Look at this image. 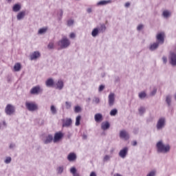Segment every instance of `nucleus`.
<instances>
[{
	"mask_svg": "<svg viewBox=\"0 0 176 176\" xmlns=\"http://www.w3.org/2000/svg\"><path fill=\"white\" fill-rule=\"evenodd\" d=\"M94 102L96 104H99L100 103V98H95L94 100Z\"/></svg>",
	"mask_w": 176,
	"mask_h": 176,
	"instance_id": "obj_45",
	"label": "nucleus"
},
{
	"mask_svg": "<svg viewBox=\"0 0 176 176\" xmlns=\"http://www.w3.org/2000/svg\"><path fill=\"white\" fill-rule=\"evenodd\" d=\"M129 6H130V3L129 2H126L125 3V8H129Z\"/></svg>",
	"mask_w": 176,
	"mask_h": 176,
	"instance_id": "obj_51",
	"label": "nucleus"
},
{
	"mask_svg": "<svg viewBox=\"0 0 176 176\" xmlns=\"http://www.w3.org/2000/svg\"><path fill=\"white\" fill-rule=\"evenodd\" d=\"M82 117L80 116H78L76 118V126H79L80 124V119Z\"/></svg>",
	"mask_w": 176,
	"mask_h": 176,
	"instance_id": "obj_28",
	"label": "nucleus"
},
{
	"mask_svg": "<svg viewBox=\"0 0 176 176\" xmlns=\"http://www.w3.org/2000/svg\"><path fill=\"white\" fill-rule=\"evenodd\" d=\"M162 60H163V62L164 63V64H166V63H167V57L164 56V57L162 58Z\"/></svg>",
	"mask_w": 176,
	"mask_h": 176,
	"instance_id": "obj_49",
	"label": "nucleus"
},
{
	"mask_svg": "<svg viewBox=\"0 0 176 176\" xmlns=\"http://www.w3.org/2000/svg\"><path fill=\"white\" fill-rule=\"evenodd\" d=\"M10 148H12V145L10 146Z\"/></svg>",
	"mask_w": 176,
	"mask_h": 176,
	"instance_id": "obj_57",
	"label": "nucleus"
},
{
	"mask_svg": "<svg viewBox=\"0 0 176 176\" xmlns=\"http://www.w3.org/2000/svg\"><path fill=\"white\" fill-rule=\"evenodd\" d=\"M46 31H47V28H41L38 30V34H45V32H46Z\"/></svg>",
	"mask_w": 176,
	"mask_h": 176,
	"instance_id": "obj_30",
	"label": "nucleus"
},
{
	"mask_svg": "<svg viewBox=\"0 0 176 176\" xmlns=\"http://www.w3.org/2000/svg\"><path fill=\"white\" fill-rule=\"evenodd\" d=\"M42 91H43V89L41 88V86L36 85L30 89V94L38 96V94H41Z\"/></svg>",
	"mask_w": 176,
	"mask_h": 176,
	"instance_id": "obj_6",
	"label": "nucleus"
},
{
	"mask_svg": "<svg viewBox=\"0 0 176 176\" xmlns=\"http://www.w3.org/2000/svg\"><path fill=\"white\" fill-rule=\"evenodd\" d=\"M80 111H81L80 107L76 106L75 107L74 111L76 112V113L80 112Z\"/></svg>",
	"mask_w": 176,
	"mask_h": 176,
	"instance_id": "obj_36",
	"label": "nucleus"
},
{
	"mask_svg": "<svg viewBox=\"0 0 176 176\" xmlns=\"http://www.w3.org/2000/svg\"><path fill=\"white\" fill-rule=\"evenodd\" d=\"M14 69L15 72H19V71H20V69H21V64H20V63H15V65L14 66Z\"/></svg>",
	"mask_w": 176,
	"mask_h": 176,
	"instance_id": "obj_21",
	"label": "nucleus"
},
{
	"mask_svg": "<svg viewBox=\"0 0 176 176\" xmlns=\"http://www.w3.org/2000/svg\"><path fill=\"white\" fill-rule=\"evenodd\" d=\"M144 112H145V107H141L140 108H139V113H140V115H142Z\"/></svg>",
	"mask_w": 176,
	"mask_h": 176,
	"instance_id": "obj_35",
	"label": "nucleus"
},
{
	"mask_svg": "<svg viewBox=\"0 0 176 176\" xmlns=\"http://www.w3.org/2000/svg\"><path fill=\"white\" fill-rule=\"evenodd\" d=\"M20 9H21V6H20V4H15L12 8L13 12H19Z\"/></svg>",
	"mask_w": 176,
	"mask_h": 176,
	"instance_id": "obj_24",
	"label": "nucleus"
},
{
	"mask_svg": "<svg viewBox=\"0 0 176 176\" xmlns=\"http://www.w3.org/2000/svg\"><path fill=\"white\" fill-rule=\"evenodd\" d=\"M132 145H133V146H135V145H137V141H133V142H132Z\"/></svg>",
	"mask_w": 176,
	"mask_h": 176,
	"instance_id": "obj_50",
	"label": "nucleus"
},
{
	"mask_svg": "<svg viewBox=\"0 0 176 176\" xmlns=\"http://www.w3.org/2000/svg\"><path fill=\"white\" fill-rule=\"evenodd\" d=\"M145 97H146V93H145V91H142V92L139 93V98L142 100V99L145 98Z\"/></svg>",
	"mask_w": 176,
	"mask_h": 176,
	"instance_id": "obj_27",
	"label": "nucleus"
},
{
	"mask_svg": "<svg viewBox=\"0 0 176 176\" xmlns=\"http://www.w3.org/2000/svg\"><path fill=\"white\" fill-rule=\"evenodd\" d=\"M65 105H66V109H69L71 108V102H65Z\"/></svg>",
	"mask_w": 176,
	"mask_h": 176,
	"instance_id": "obj_40",
	"label": "nucleus"
},
{
	"mask_svg": "<svg viewBox=\"0 0 176 176\" xmlns=\"http://www.w3.org/2000/svg\"><path fill=\"white\" fill-rule=\"evenodd\" d=\"M58 45L60 46L61 49H66V47H68V46L71 45V41H69V40L67 37L64 36L58 43Z\"/></svg>",
	"mask_w": 176,
	"mask_h": 176,
	"instance_id": "obj_4",
	"label": "nucleus"
},
{
	"mask_svg": "<svg viewBox=\"0 0 176 176\" xmlns=\"http://www.w3.org/2000/svg\"><path fill=\"white\" fill-rule=\"evenodd\" d=\"M150 50H155V43L152 44L150 46Z\"/></svg>",
	"mask_w": 176,
	"mask_h": 176,
	"instance_id": "obj_48",
	"label": "nucleus"
},
{
	"mask_svg": "<svg viewBox=\"0 0 176 176\" xmlns=\"http://www.w3.org/2000/svg\"><path fill=\"white\" fill-rule=\"evenodd\" d=\"M109 1H99L97 5L98 6H104V5H108V3H109Z\"/></svg>",
	"mask_w": 176,
	"mask_h": 176,
	"instance_id": "obj_26",
	"label": "nucleus"
},
{
	"mask_svg": "<svg viewBox=\"0 0 176 176\" xmlns=\"http://www.w3.org/2000/svg\"><path fill=\"white\" fill-rule=\"evenodd\" d=\"M120 137L126 140H129V138H130L129 133L125 130L120 131Z\"/></svg>",
	"mask_w": 176,
	"mask_h": 176,
	"instance_id": "obj_11",
	"label": "nucleus"
},
{
	"mask_svg": "<svg viewBox=\"0 0 176 176\" xmlns=\"http://www.w3.org/2000/svg\"><path fill=\"white\" fill-rule=\"evenodd\" d=\"M146 176H155V171H151Z\"/></svg>",
	"mask_w": 176,
	"mask_h": 176,
	"instance_id": "obj_47",
	"label": "nucleus"
},
{
	"mask_svg": "<svg viewBox=\"0 0 176 176\" xmlns=\"http://www.w3.org/2000/svg\"><path fill=\"white\" fill-rule=\"evenodd\" d=\"M51 111L53 115H56L57 113V110L56 109V107H54V105L51 106Z\"/></svg>",
	"mask_w": 176,
	"mask_h": 176,
	"instance_id": "obj_32",
	"label": "nucleus"
},
{
	"mask_svg": "<svg viewBox=\"0 0 176 176\" xmlns=\"http://www.w3.org/2000/svg\"><path fill=\"white\" fill-rule=\"evenodd\" d=\"M48 49H53L54 47V43H50L47 45Z\"/></svg>",
	"mask_w": 176,
	"mask_h": 176,
	"instance_id": "obj_38",
	"label": "nucleus"
},
{
	"mask_svg": "<svg viewBox=\"0 0 176 176\" xmlns=\"http://www.w3.org/2000/svg\"><path fill=\"white\" fill-rule=\"evenodd\" d=\"M39 57H41V53H39L38 51H36L30 55V60L32 61V60H36V58H39Z\"/></svg>",
	"mask_w": 176,
	"mask_h": 176,
	"instance_id": "obj_12",
	"label": "nucleus"
},
{
	"mask_svg": "<svg viewBox=\"0 0 176 176\" xmlns=\"http://www.w3.org/2000/svg\"><path fill=\"white\" fill-rule=\"evenodd\" d=\"M53 141V135H49L47 138L46 140L44 142V144H50Z\"/></svg>",
	"mask_w": 176,
	"mask_h": 176,
	"instance_id": "obj_22",
	"label": "nucleus"
},
{
	"mask_svg": "<svg viewBox=\"0 0 176 176\" xmlns=\"http://www.w3.org/2000/svg\"><path fill=\"white\" fill-rule=\"evenodd\" d=\"M56 89H58V90H61L63 87H64V82H63V80H59L56 84Z\"/></svg>",
	"mask_w": 176,
	"mask_h": 176,
	"instance_id": "obj_17",
	"label": "nucleus"
},
{
	"mask_svg": "<svg viewBox=\"0 0 176 176\" xmlns=\"http://www.w3.org/2000/svg\"><path fill=\"white\" fill-rule=\"evenodd\" d=\"M150 96H155V91H153L151 93Z\"/></svg>",
	"mask_w": 176,
	"mask_h": 176,
	"instance_id": "obj_54",
	"label": "nucleus"
},
{
	"mask_svg": "<svg viewBox=\"0 0 176 176\" xmlns=\"http://www.w3.org/2000/svg\"><path fill=\"white\" fill-rule=\"evenodd\" d=\"M162 15L167 19L168 17H170L171 16V13L168 10H164L162 13Z\"/></svg>",
	"mask_w": 176,
	"mask_h": 176,
	"instance_id": "obj_25",
	"label": "nucleus"
},
{
	"mask_svg": "<svg viewBox=\"0 0 176 176\" xmlns=\"http://www.w3.org/2000/svg\"><path fill=\"white\" fill-rule=\"evenodd\" d=\"M99 32L100 30H98V28H96L92 30L91 35L92 36L96 37L97 35H98Z\"/></svg>",
	"mask_w": 176,
	"mask_h": 176,
	"instance_id": "obj_23",
	"label": "nucleus"
},
{
	"mask_svg": "<svg viewBox=\"0 0 176 176\" xmlns=\"http://www.w3.org/2000/svg\"><path fill=\"white\" fill-rule=\"evenodd\" d=\"M8 2H9L10 3V2H12V0H7Z\"/></svg>",
	"mask_w": 176,
	"mask_h": 176,
	"instance_id": "obj_56",
	"label": "nucleus"
},
{
	"mask_svg": "<svg viewBox=\"0 0 176 176\" xmlns=\"http://www.w3.org/2000/svg\"><path fill=\"white\" fill-rule=\"evenodd\" d=\"M67 160L69 162H75L76 160V154L75 153H69L67 155Z\"/></svg>",
	"mask_w": 176,
	"mask_h": 176,
	"instance_id": "obj_13",
	"label": "nucleus"
},
{
	"mask_svg": "<svg viewBox=\"0 0 176 176\" xmlns=\"http://www.w3.org/2000/svg\"><path fill=\"white\" fill-rule=\"evenodd\" d=\"M76 35H75V33L72 32L69 35V38H71L72 39L75 38Z\"/></svg>",
	"mask_w": 176,
	"mask_h": 176,
	"instance_id": "obj_46",
	"label": "nucleus"
},
{
	"mask_svg": "<svg viewBox=\"0 0 176 176\" xmlns=\"http://www.w3.org/2000/svg\"><path fill=\"white\" fill-rule=\"evenodd\" d=\"M109 107H112L113 104H115V94L111 93L109 95Z\"/></svg>",
	"mask_w": 176,
	"mask_h": 176,
	"instance_id": "obj_10",
	"label": "nucleus"
},
{
	"mask_svg": "<svg viewBox=\"0 0 176 176\" xmlns=\"http://www.w3.org/2000/svg\"><path fill=\"white\" fill-rule=\"evenodd\" d=\"M157 152H160L161 153H167L168 152H170V145L169 144H164L162 141H160L157 143Z\"/></svg>",
	"mask_w": 176,
	"mask_h": 176,
	"instance_id": "obj_1",
	"label": "nucleus"
},
{
	"mask_svg": "<svg viewBox=\"0 0 176 176\" xmlns=\"http://www.w3.org/2000/svg\"><path fill=\"white\" fill-rule=\"evenodd\" d=\"M74 25V20L71 19L67 21V25H69V27H71V25Z\"/></svg>",
	"mask_w": 176,
	"mask_h": 176,
	"instance_id": "obj_39",
	"label": "nucleus"
},
{
	"mask_svg": "<svg viewBox=\"0 0 176 176\" xmlns=\"http://www.w3.org/2000/svg\"><path fill=\"white\" fill-rule=\"evenodd\" d=\"M113 176H122V175H120V174H119V173H116V174H114Z\"/></svg>",
	"mask_w": 176,
	"mask_h": 176,
	"instance_id": "obj_55",
	"label": "nucleus"
},
{
	"mask_svg": "<svg viewBox=\"0 0 176 176\" xmlns=\"http://www.w3.org/2000/svg\"><path fill=\"white\" fill-rule=\"evenodd\" d=\"M109 159H110L109 155H105L103 159V162H108V160H109Z\"/></svg>",
	"mask_w": 176,
	"mask_h": 176,
	"instance_id": "obj_42",
	"label": "nucleus"
},
{
	"mask_svg": "<svg viewBox=\"0 0 176 176\" xmlns=\"http://www.w3.org/2000/svg\"><path fill=\"white\" fill-rule=\"evenodd\" d=\"M129 153V148L124 147L122 150L120 151L119 156L120 157H122V159H124L126 156H127V153Z\"/></svg>",
	"mask_w": 176,
	"mask_h": 176,
	"instance_id": "obj_9",
	"label": "nucleus"
},
{
	"mask_svg": "<svg viewBox=\"0 0 176 176\" xmlns=\"http://www.w3.org/2000/svg\"><path fill=\"white\" fill-rule=\"evenodd\" d=\"M170 64H172V65H176V55H175V54H171V55H170Z\"/></svg>",
	"mask_w": 176,
	"mask_h": 176,
	"instance_id": "obj_20",
	"label": "nucleus"
},
{
	"mask_svg": "<svg viewBox=\"0 0 176 176\" xmlns=\"http://www.w3.org/2000/svg\"><path fill=\"white\" fill-rule=\"evenodd\" d=\"M25 16V11H21L19 13H18L16 16L17 20H21L22 19H24Z\"/></svg>",
	"mask_w": 176,
	"mask_h": 176,
	"instance_id": "obj_19",
	"label": "nucleus"
},
{
	"mask_svg": "<svg viewBox=\"0 0 176 176\" xmlns=\"http://www.w3.org/2000/svg\"><path fill=\"white\" fill-rule=\"evenodd\" d=\"M57 170H58V173L59 174H61V173H63V171H64V168L63 166H59L58 168H57Z\"/></svg>",
	"mask_w": 176,
	"mask_h": 176,
	"instance_id": "obj_37",
	"label": "nucleus"
},
{
	"mask_svg": "<svg viewBox=\"0 0 176 176\" xmlns=\"http://www.w3.org/2000/svg\"><path fill=\"white\" fill-rule=\"evenodd\" d=\"M45 85L47 87H54V80L52 78H48L45 82Z\"/></svg>",
	"mask_w": 176,
	"mask_h": 176,
	"instance_id": "obj_15",
	"label": "nucleus"
},
{
	"mask_svg": "<svg viewBox=\"0 0 176 176\" xmlns=\"http://www.w3.org/2000/svg\"><path fill=\"white\" fill-rule=\"evenodd\" d=\"M25 107L28 111L30 112H34V111H38V104L35 102H26Z\"/></svg>",
	"mask_w": 176,
	"mask_h": 176,
	"instance_id": "obj_3",
	"label": "nucleus"
},
{
	"mask_svg": "<svg viewBox=\"0 0 176 176\" xmlns=\"http://www.w3.org/2000/svg\"><path fill=\"white\" fill-rule=\"evenodd\" d=\"M63 10H59V16H60L59 19L60 20H61V19H63Z\"/></svg>",
	"mask_w": 176,
	"mask_h": 176,
	"instance_id": "obj_43",
	"label": "nucleus"
},
{
	"mask_svg": "<svg viewBox=\"0 0 176 176\" xmlns=\"http://www.w3.org/2000/svg\"><path fill=\"white\" fill-rule=\"evenodd\" d=\"M72 124V120L71 118H66L65 120L63 121V127H69Z\"/></svg>",
	"mask_w": 176,
	"mask_h": 176,
	"instance_id": "obj_14",
	"label": "nucleus"
},
{
	"mask_svg": "<svg viewBox=\"0 0 176 176\" xmlns=\"http://www.w3.org/2000/svg\"><path fill=\"white\" fill-rule=\"evenodd\" d=\"M110 126L111 125L109 124V122H102V125H101V129H102V130H108V129H109Z\"/></svg>",
	"mask_w": 176,
	"mask_h": 176,
	"instance_id": "obj_18",
	"label": "nucleus"
},
{
	"mask_svg": "<svg viewBox=\"0 0 176 176\" xmlns=\"http://www.w3.org/2000/svg\"><path fill=\"white\" fill-rule=\"evenodd\" d=\"M166 101L168 105H170V104H171V97L170 96H166Z\"/></svg>",
	"mask_w": 176,
	"mask_h": 176,
	"instance_id": "obj_34",
	"label": "nucleus"
},
{
	"mask_svg": "<svg viewBox=\"0 0 176 176\" xmlns=\"http://www.w3.org/2000/svg\"><path fill=\"white\" fill-rule=\"evenodd\" d=\"M164 32L158 33L156 36L157 42L155 43V49H157L160 45L164 43Z\"/></svg>",
	"mask_w": 176,
	"mask_h": 176,
	"instance_id": "obj_2",
	"label": "nucleus"
},
{
	"mask_svg": "<svg viewBox=\"0 0 176 176\" xmlns=\"http://www.w3.org/2000/svg\"><path fill=\"white\" fill-rule=\"evenodd\" d=\"M10 162H12V157H7L6 160L4 161L6 164H9V163H10Z\"/></svg>",
	"mask_w": 176,
	"mask_h": 176,
	"instance_id": "obj_33",
	"label": "nucleus"
},
{
	"mask_svg": "<svg viewBox=\"0 0 176 176\" xmlns=\"http://www.w3.org/2000/svg\"><path fill=\"white\" fill-rule=\"evenodd\" d=\"M166 126V118H161L158 120L157 123V130H162L163 127Z\"/></svg>",
	"mask_w": 176,
	"mask_h": 176,
	"instance_id": "obj_7",
	"label": "nucleus"
},
{
	"mask_svg": "<svg viewBox=\"0 0 176 176\" xmlns=\"http://www.w3.org/2000/svg\"><path fill=\"white\" fill-rule=\"evenodd\" d=\"M94 119L97 123L102 122V115L101 113H96L94 116Z\"/></svg>",
	"mask_w": 176,
	"mask_h": 176,
	"instance_id": "obj_16",
	"label": "nucleus"
},
{
	"mask_svg": "<svg viewBox=\"0 0 176 176\" xmlns=\"http://www.w3.org/2000/svg\"><path fill=\"white\" fill-rule=\"evenodd\" d=\"M5 112L6 115H13V113L16 112V108L14 107V106L8 104L5 108Z\"/></svg>",
	"mask_w": 176,
	"mask_h": 176,
	"instance_id": "obj_5",
	"label": "nucleus"
},
{
	"mask_svg": "<svg viewBox=\"0 0 176 176\" xmlns=\"http://www.w3.org/2000/svg\"><path fill=\"white\" fill-rule=\"evenodd\" d=\"M89 176H97V175L94 172H91Z\"/></svg>",
	"mask_w": 176,
	"mask_h": 176,
	"instance_id": "obj_52",
	"label": "nucleus"
},
{
	"mask_svg": "<svg viewBox=\"0 0 176 176\" xmlns=\"http://www.w3.org/2000/svg\"><path fill=\"white\" fill-rule=\"evenodd\" d=\"M142 28H144V25H142V24H140V25L137 27L138 31H141V30H142Z\"/></svg>",
	"mask_w": 176,
	"mask_h": 176,
	"instance_id": "obj_41",
	"label": "nucleus"
},
{
	"mask_svg": "<svg viewBox=\"0 0 176 176\" xmlns=\"http://www.w3.org/2000/svg\"><path fill=\"white\" fill-rule=\"evenodd\" d=\"M87 11L88 13H91V8H88Z\"/></svg>",
	"mask_w": 176,
	"mask_h": 176,
	"instance_id": "obj_53",
	"label": "nucleus"
},
{
	"mask_svg": "<svg viewBox=\"0 0 176 176\" xmlns=\"http://www.w3.org/2000/svg\"><path fill=\"white\" fill-rule=\"evenodd\" d=\"M104 89H105V86L101 85H100L98 90H99V91H102V90H104Z\"/></svg>",
	"mask_w": 176,
	"mask_h": 176,
	"instance_id": "obj_44",
	"label": "nucleus"
},
{
	"mask_svg": "<svg viewBox=\"0 0 176 176\" xmlns=\"http://www.w3.org/2000/svg\"><path fill=\"white\" fill-rule=\"evenodd\" d=\"M105 30H107V27H105L104 24H102L99 29L100 32L104 33L105 32Z\"/></svg>",
	"mask_w": 176,
	"mask_h": 176,
	"instance_id": "obj_29",
	"label": "nucleus"
},
{
	"mask_svg": "<svg viewBox=\"0 0 176 176\" xmlns=\"http://www.w3.org/2000/svg\"><path fill=\"white\" fill-rule=\"evenodd\" d=\"M63 137H64V133H62L61 131L56 133L54 136V140H53L54 142V143L58 142V141L61 140Z\"/></svg>",
	"mask_w": 176,
	"mask_h": 176,
	"instance_id": "obj_8",
	"label": "nucleus"
},
{
	"mask_svg": "<svg viewBox=\"0 0 176 176\" xmlns=\"http://www.w3.org/2000/svg\"><path fill=\"white\" fill-rule=\"evenodd\" d=\"M118 113V110L116 109H112L110 111L111 116H115Z\"/></svg>",
	"mask_w": 176,
	"mask_h": 176,
	"instance_id": "obj_31",
	"label": "nucleus"
}]
</instances>
